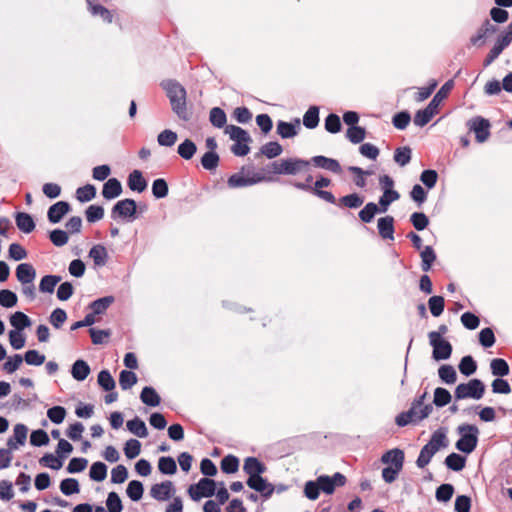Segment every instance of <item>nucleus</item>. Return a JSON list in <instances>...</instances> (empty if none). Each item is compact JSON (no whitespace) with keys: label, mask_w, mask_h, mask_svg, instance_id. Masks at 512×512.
I'll use <instances>...</instances> for the list:
<instances>
[{"label":"nucleus","mask_w":512,"mask_h":512,"mask_svg":"<svg viewBox=\"0 0 512 512\" xmlns=\"http://www.w3.org/2000/svg\"><path fill=\"white\" fill-rule=\"evenodd\" d=\"M89 257L93 260L96 267H103L108 261V252L102 244L92 246L89 251Z\"/></svg>","instance_id":"26"},{"label":"nucleus","mask_w":512,"mask_h":512,"mask_svg":"<svg viewBox=\"0 0 512 512\" xmlns=\"http://www.w3.org/2000/svg\"><path fill=\"white\" fill-rule=\"evenodd\" d=\"M438 113V110H435L429 104L421 110H418L414 115V124L418 127H423L428 124L433 116Z\"/></svg>","instance_id":"29"},{"label":"nucleus","mask_w":512,"mask_h":512,"mask_svg":"<svg viewBox=\"0 0 512 512\" xmlns=\"http://www.w3.org/2000/svg\"><path fill=\"white\" fill-rule=\"evenodd\" d=\"M71 206L66 201H59L51 205L47 212L49 222L56 224L70 211Z\"/></svg>","instance_id":"15"},{"label":"nucleus","mask_w":512,"mask_h":512,"mask_svg":"<svg viewBox=\"0 0 512 512\" xmlns=\"http://www.w3.org/2000/svg\"><path fill=\"white\" fill-rule=\"evenodd\" d=\"M400 198V194L396 190H386L383 192L382 196L379 198V211L380 213H384L387 211L389 205L398 200Z\"/></svg>","instance_id":"41"},{"label":"nucleus","mask_w":512,"mask_h":512,"mask_svg":"<svg viewBox=\"0 0 512 512\" xmlns=\"http://www.w3.org/2000/svg\"><path fill=\"white\" fill-rule=\"evenodd\" d=\"M491 373L497 377L507 376L510 372L509 365L505 359L495 358L490 362Z\"/></svg>","instance_id":"36"},{"label":"nucleus","mask_w":512,"mask_h":512,"mask_svg":"<svg viewBox=\"0 0 512 512\" xmlns=\"http://www.w3.org/2000/svg\"><path fill=\"white\" fill-rule=\"evenodd\" d=\"M127 429L139 438H145L148 436V430L145 422L139 417H135L132 420L127 421Z\"/></svg>","instance_id":"31"},{"label":"nucleus","mask_w":512,"mask_h":512,"mask_svg":"<svg viewBox=\"0 0 512 512\" xmlns=\"http://www.w3.org/2000/svg\"><path fill=\"white\" fill-rule=\"evenodd\" d=\"M412 157V150L409 146L399 147L394 152V161L401 167L406 166Z\"/></svg>","instance_id":"50"},{"label":"nucleus","mask_w":512,"mask_h":512,"mask_svg":"<svg viewBox=\"0 0 512 512\" xmlns=\"http://www.w3.org/2000/svg\"><path fill=\"white\" fill-rule=\"evenodd\" d=\"M130 190L141 193L147 188V181L139 170H133L127 180Z\"/></svg>","instance_id":"25"},{"label":"nucleus","mask_w":512,"mask_h":512,"mask_svg":"<svg viewBox=\"0 0 512 512\" xmlns=\"http://www.w3.org/2000/svg\"><path fill=\"white\" fill-rule=\"evenodd\" d=\"M346 137L353 144L361 143L366 137V130L357 125L349 127L346 132Z\"/></svg>","instance_id":"56"},{"label":"nucleus","mask_w":512,"mask_h":512,"mask_svg":"<svg viewBox=\"0 0 512 512\" xmlns=\"http://www.w3.org/2000/svg\"><path fill=\"white\" fill-rule=\"evenodd\" d=\"M454 493V487L452 484H441L437 489L435 493V498L439 502H448Z\"/></svg>","instance_id":"62"},{"label":"nucleus","mask_w":512,"mask_h":512,"mask_svg":"<svg viewBox=\"0 0 512 512\" xmlns=\"http://www.w3.org/2000/svg\"><path fill=\"white\" fill-rule=\"evenodd\" d=\"M96 196V188L92 184H86L76 190V198L79 202L91 201Z\"/></svg>","instance_id":"47"},{"label":"nucleus","mask_w":512,"mask_h":512,"mask_svg":"<svg viewBox=\"0 0 512 512\" xmlns=\"http://www.w3.org/2000/svg\"><path fill=\"white\" fill-rule=\"evenodd\" d=\"M428 306L431 314L434 317H439L444 311V298L442 296H432L428 300Z\"/></svg>","instance_id":"61"},{"label":"nucleus","mask_w":512,"mask_h":512,"mask_svg":"<svg viewBox=\"0 0 512 512\" xmlns=\"http://www.w3.org/2000/svg\"><path fill=\"white\" fill-rule=\"evenodd\" d=\"M447 445L448 442L445 432L441 431L440 429L436 430L432 434L428 443L421 448L419 456L416 460V465L419 468H424L430 463L432 457L439 451V449L445 448Z\"/></svg>","instance_id":"2"},{"label":"nucleus","mask_w":512,"mask_h":512,"mask_svg":"<svg viewBox=\"0 0 512 512\" xmlns=\"http://www.w3.org/2000/svg\"><path fill=\"white\" fill-rule=\"evenodd\" d=\"M10 324L15 328V331H22L31 325V320L25 313L17 311L11 315Z\"/></svg>","instance_id":"38"},{"label":"nucleus","mask_w":512,"mask_h":512,"mask_svg":"<svg viewBox=\"0 0 512 512\" xmlns=\"http://www.w3.org/2000/svg\"><path fill=\"white\" fill-rule=\"evenodd\" d=\"M174 491L173 483L166 480L161 483L154 484L150 489V495L157 501H167L172 497Z\"/></svg>","instance_id":"12"},{"label":"nucleus","mask_w":512,"mask_h":512,"mask_svg":"<svg viewBox=\"0 0 512 512\" xmlns=\"http://www.w3.org/2000/svg\"><path fill=\"white\" fill-rule=\"evenodd\" d=\"M453 85V80H448L446 83H444L443 86L439 89V91L434 95L432 100L429 102V105L433 107L435 110H438V106L447 97L448 93L453 88Z\"/></svg>","instance_id":"37"},{"label":"nucleus","mask_w":512,"mask_h":512,"mask_svg":"<svg viewBox=\"0 0 512 512\" xmlns=\"http://www.w3.org/2000/svg\"><path fill=\"white\" fill-rule=\"evenodd\" d=\"M282 151V146L276 141L267 142L260 149V153L268 159L276 158L282 153Z\"/></svg>","instance_id":"49"},{"label":"nucleus","mask_w":512,"mask_h":512,"mask_svg":"<svg viewBox=\"0 0 512 512\" xmlns=\"http://www.w3.org/2000/svg\"><path fill=\"white\" fill-rule=\"evenodd\" d=\"M327 132L336 134L341 131L342 124L340 117L337 114L331 113L325 118L324 123Z\"/></svg>","instance_id":"63"},{"label":"nucleus","mask_w":512,"mask_h":512,"mask_svg":"<svg viewBox=\"0 0 512 512\" xmlns=\"http://www.w3.org/2000/svg\"><path fill=\"white\" fill-rule=\"evenodd\" d=\"M113 296H105L102 298H98L94 301H92L89 304V308L92 310V312L96 315L103 314L109 306L114 302Z\"/></svg>","instance_id":"35"},{"label":"nucleus","mask_w":512,"mask_h":512,"mask_svg":"<svg viewBox=\"0 0 512 512\" xmlns=\"http://www.w3.org/2000/svg\"><path fill=\"white\" fill-rule=\"evenodd\" d=\"M209 120L211 124L216 128L226 127L227 116L225 111L220 107H213L210 110Z\"/></svg>","instance_id":"39"},{"label":"nucleus","mask_w":512,"mask_h":512,"mask_svg":"<svg viewBox=\"0 0 512 512\" xmlns=\"http://www.w3.org/2000/svg\"><path fill=\"white\" fill-rule=\"evenodd\" d=\"M141 401L151 407H156L160 404L161 398L153 387L145 386L140 394Z\"/></svg>","instance_id":"30"},{"label":"nucleus","mask_w":512,"mask_h":512,"mask_svg":"<svg viewBox=\"0 0 512 512\" xmlns=\"http://www.w3.org/2000/svg\"><path fill=\"white\" fill-rule=\"evenodd\" d=\"M440 379L446 384H454L457 380V374L452 365H442L438 369Z\"/></svg>","instance_id":"54"},{"label":"nucleus","mask_w":512,"mask_h":512,"mask_svg":"<svg viewBox=\"0 0 512 512\" xmlns=\"http://www.w3.org/2000/svg\"><path fill=\"white\" fill-rule=\"evenodd\" d=\"M266 466L256 457H247L244 460L243 471L252 478L258 475H262L266 471Z\"/></svg>","instance_id":"18"},{"label":"nucleus","mask_w":512,"mask_h":512,"mask_svg":"<svg viewBox=\"0 0 512 512\" xmlns=\"http://www.w3.org/2000/svg\"><path fill=\"white\" fill-rule=\"evenodd\" d=\"M379 207L374 202H368L358 213L360 220L363 223H370L375 215L379 213Z\"/></svg>","instance_id":"43"},{"label":"nucleus","mask_w":512,"mask_h":512,"mask_svg":"<svg viewBox=\"0 0 512 512\" xmlns=\"http://www.w3.org/2000/svg\"><path fill=\"white\" fill-rule=\"evenodd\" d=\"M162 87L166 91L173 112L182 120L187 121L189 114L186 107V90L175 80H166L162 82Z\"/></svg>","instance_id":"1"},{"label":"nucleus","mask_w":512,"mask_h":512,"mask_svg":"<svg viewBox=\"0 0 512 512\" xmlns=\"http://www.w3.org/2000/svg\"><path fill=\"white\" fill-rule=\"evenodd\" d=\"M451 398L452 397H451L450 392L447 389H445V388L437 387L434 390L433 403L437 407H444V406H446L447 404L450 403Z\"/></svg>","instance_id":"59"},{"label":"nucleus","mask_w":512,"mask_h":512,"mask_svg":"<svg viewBox=\"0 0 512 512\" xmlns=\"http://www.w3.org/2000/svg\"><path fill=\"white\" fill-rule=\"evenodd\" d=\"M157 141L160 146L171 147L177 141V133L170 129H165L158 134Z\"/></svg>","instance_id":"64"},{"label":"nucleus","mask_w":512,"mask_h":512,"mask_svg":"<svg viewBox=\"0 0 512 512\" xmlns=\"http://www.w3.org/2000/svg\"><path fill=\"white\" fill-rule=\"evenodd\" d=\"M378 233L383 239H394V218L392 216H385L378 219L377 223Z\"/></svg>","instance_id":"22"},{"label":"nucleus","mask_w":512,"mask_h":512,"mask_svg":"<svg viewBox=\"0 0 512 512\" xmlns=\"http://www.w3.org/2000/svg\"><path fill=\"white\" fill-rule=\"evenodd\" d=\"M90 372V366L82 359L76 360L71 367V375L77 381H84Z\"/></svg>","instance_id":"28"},{"label":"nucleus","mask_w":512,"mask_h":512,"mask_svg":"<svg viewBox=\"0 0 512 512\" xmlns=\"http://www.w3.org/2000/svg\"><path fill=\"white\" fill-rule=\"evenodd\" d=\"M197 151L196 144L190 140L185 139L181 144H179L177 152L180 157L185 160H190Z\"/></svg>","instance_id":"45"},{"label":"nucleus","mask_w":512,"mask_h":512,"mask_svg":"<svg viewBox=\"0 0 512 512\" xmlns=\"http://www.w3.org/2000/svg\"><path fill=\"white\" fill-rule=\"evenodd\" d=\"M216 482L213 479L204 477L198 483L190 485L188 494L194 501H199L203 497H212L215 495Z\"/></svg>","instance_id":"8"},{"label":"nucleus","mask_w":512,"mask_h":512,"mask_svg":"<svg viewBox=\"0 0 512 512\" xmlns=\"http://www.w3.org/2000/svg\"><path fill=\"white\" fill-rule=\"evenodd\" d=\"M97 382L104 391H112L115 388V380L108 370H101Z\"/></svg>","instance_id":"55"},{"label":"nucleus","mask_w":512,"mask_h":512,"mask_svg":"<svg viewBox=\"0 0 512 512\" xmlns=\"http://www.w3.org/2000/svg\"><path fill=\"white\" fill-rule=\"evenodd\" d=\"M169 188L165 179L158 178L153 181L152 194L156 199L165 198L168 195Z\"/></svg>","instance_id":"60"},{"label":"nucleus","mask_w":512,"mask_h":512,"mask_svg":"<svg viewBox=\"0 0 512 512\" xmlns=\"http://www.w3.org/2000/svg\"><path fill=\"white\" fill-rule=\"evenodd\" d=\"M458 368L463 375L470 376L476 372L477 363L472 356L467 355L460 360Z\"/></svg>","instance_id":"52"},{"label":"nucleus","mask_w":512,"mask_h":512,"mask_svg":"<svg viewBox=\"0 0 512 512\" xmlns=\"http://www.w3.org/2000/svg\"><path fill=\"white\" fill-rule=\"evenodd\" d=\"M510 44L511 42H509L508 36L499 35L494 46L491 48V50L484 59V67L491 65L499 57L503 50L507 48Z\"/></svg>","instance_id":"14"},{"label":"nucleus","mask_w":512,"mask_h":512,"mask_svg":"<svg viewBox=\"0 0 512 512\" xmlns=\"http://www.w3.org/2000/svg\"><path fill=\"white\" fill-rule=\"evenodd\" d=\"M309 161L310 164H313L317 168H321L338 175L342 173V167L336 159L317 155L313 156Z\"/></svg>","instance_id":"13"},{"label":"nucleus","mask_w":512,"mask_h":512,"mask_svg":"<svg viewBox=\"0 0 512 512\" xmlns=\"http://www.w3.org/2000/svg\"><path fill=\"white\" fill-rule=\"evenodd\" d=\"M457 432L461 437L456 442V448L466 454L472 453L478 444V427L472 424H462L457 427Z\"/></svg>","instance_id":"4"},{"label":"nucleus","mask_w":512,"mask_h":512,"mask_svg":"<svg viewBox=\"0 0 512 512\" xmlns=\"http://www.w3.org/2000/svg\"><path fill=\"white\" fill-rule=\"evenodd\" d=\"M421 269L424 272H428L431 269L433 262L436 260V254L431 246H426L421 254Z\"/></svg>","instance_id":"53"},{"label":"nucleus","mask_w":512,"mask_h":512,"mask_svg":"<svg viewBox=\"0 0 512 512\" xmlns=\"http://www.w3.org/2000/svg\"><path fill=\"white\" fill-rule=\"evenodd\" d=\"M220 157L216 151H207L201 158V165L205 170L214 171L219 165Z\"/></svg>","instance_id":"42"},{"label":"nucleus","mask_w":512,"mask_h":512,"mask_svg":"<svg viewBox=\"0 0 512 512\" xmlns=\"http://www.w3.org/2000/svg\"><path fill=\"white\" fill-rule=\"evenodd\" d=\"M238 468L239 459L234 455H227L221 460V470L226 474H233Z\"/></svg>","instance_id":"58"},{"label":"nucleus","mask_w":512,"mask_h":512,"mask_svg":"<svg viewBox=\"0 0 512 512\" xmlns=\"http://www.w3.org/2000/svg\"><path fill=\"white\" fill-rule=\"evenodd\" d=\"M498 27L490 22V20L486 19L481 27L477 30L476 34L470 38V42L473 45L483 44L485 39L492 34L496 33Z\"/></svg>","instance_id":"16"},{"label":"nucleus","mask_w":512,"mask_h":512,"mask_svg":"<svg viewBox=\"0 0 512 512\" xmlns=\"http://www.w3.org/2000/svg\"><path fill=\"white\" fill-rule=\"evenodd\" d=\"M126 493L132 501H139L144 493L143 484L138 480H132L128 483Z\"/></svg>","instance_id":"51"},{"label":"nucleus","mask_w":512,"mask_h":512,"mask_svg":"<svg viewBox=\"0 0 512 512\" xmlns=\"http://www.w3.org/2000/svg\"><path fill=\"white\" fill-rule=\"evenodd\" d=\"M158 469L162 474L172 475L177 471V465L173 457L163 456L158 461Z\"/></svg>","instance_id":"48"},{"label":"nucleus","mask_w":512,"mask_h":512,"mask_svg":"<svg viewBox=\"0 0 512 512\" xmlns=\"http://www.w3.org/2000/svg\"><path fill=\"white\" fill-rule=\"evenodd\" d=\"M418 409L419 408L411 404L410 409L406 411V413L409 414L412 423H419L423 419L427 418L431 414L433 407L431 404H427L423 406L419 412Z\"/></svg>","instance_id":"32"},{"label":"nucleus","mask_w":512,"mask_h":512,"mask_svg":"<svg viewBox=\"0 0 512 512\" xmlns=\"http://www.w3.org/2000/svg\"><path fill=\"white\" fill-rule=\"evenodd\" d=\"M137 204L135 200L130 198H125L119 200L111 209V218L113 220H126L127 222H131L137 218Z\"/></svg>","instance_id":"7"},{"label":"nucleus","mask_w":512,"mask_h":512,"mask_svg":"<svg viewBox=\"0 0 512 512\" xmlns=\"http://www.w3.org/2000/svg\"><path fill=\"white\" fill-rule=\"evenodd\" d=\"M429 344L433 347L432 356L436 361L446 360L452 354V345L447 340H438V335L428 333Z\"/></svg>","instance_id":"9"},{"label":"nucleus","mask_w":512,"mask_h":512,"mask_svg":"<svg viewBox=\"0 0 512 512\" xmlns=\"http://www.w3.org/2000/svg\"><path fill=\"white\" fill-rule=\"evenodd\" d=\"M121 182L117 178H109L103 185L102 196L106 200L115 199L122 193Z\"/></svg>","instance_id":"21"},{"label":"nucleus","mask_w":512,"mask_h":512,"mask_svg":"<svg viewBox=\"0 0 512 512\" xmlns=\"http://www.w3.org/2000/svg\"><path fill=\"white\" fill-rule=\"evenodd\" d=\"M61 279L59 275H45L40 281L39 290L43 293H53Z\"/></svg>","instance_id":"44"},{"label":"nucleus","mask_w":512,"mask_h":512,"mask_svg":"<svg viewBox=\"0 0 512 512\" xmlns=\"http://www.w3.org/2000/svg\"><path fill=\"white\" fill-rule=\"evenodd\" d=\"M15 222L20 231L23 233H31L35 229L33 217L26 212H17L15 214Z\"/></svg>","instance_id":"27"},{"label":"nucleus","mask_w":512,"mask_h":512,"mask_svg":"<svg viewBox=\"0 0 512 512\" xmlns=\"http://www.w3.org/2000/svg\"><path fill=\"white\" fill-rule=\"evenodd\" d=\"M246 484L249 488L261 493L264 499L270 498L275 491V486L269 483L261 475L248 478Z\"/></svg>","instance_id":"10"},{"label":"nucleus","mask_w":512,"mask_h":512,"mask_svg":"<svg viewBox=\"0 0 512 512\" xmlns=\"http://www.w3.org/2000/svg\"><path fill=\"white\" fill-rule=\"evenodd\" d=\"M319 124V108L311 106L303 116V125L308 129H315Z\"/></svg>","instance_id":"40"},{"label":"nucleus","mask_w":512,"mask_h":512,"mask_svg":"<svg viewBox=\"0 0 512 512\" xmlns=\"http://www.w3.org/2000/svg\"><path fill=\"white\" fill-rule=\"evenodd\" d=\"M363 202H364L363 196H361L357 193H352V194H348V195L341 197L338 200L337 204L340 207L356 209V208L360 207L363 204Z\"/></svg>","instance_id":"34"},{"label":"nucleus","mask_w":512,"mask_h":512,"mask_svg":"<svg viewBox=\"0 0 512 512\" xmlns=\"http://www.w3.org/2000/svg\"><path fill=\"white\" fill-rule=\"evenodd\" d=\"M107 476V466L101 461L94 462L89 471V477L93 481L101 482Z\"/></svg>","instance_id":"46"},{"label":"nucleus","mask_w":512,"mask_h":512,"mask_svg":"<svg viewBox=\"0 0 512 512\" xmlns=\"http://www.w3.org/2000/svg\"><path fill=\"white\" fill-rule=\"evenodd\" d=\"M262 180V177H244L241 173H235L228 178L230 188H241L252 186Z\"/></svg>","instance_id":"24"},{"label":"nucleus","mask_w":512,"mask_h":512,"mask_svg":"<svg viewBox=\"0 0 512 512\" xmlns=\"http://www.w3.org/2000/svg\"><path fill=\"white\" fill-rule=\"evenodd\" d=\"M404 460H405L404 452H403V450H401L399 448L391 449V450L385 452L381 457V461L383 463H386V464L390 463L391 466H394L396 468H403Z\"/></svg>","instance_id":"23"},{"label":"nucleus","mask_w":512,"mask_h":512,"mask_svg":"<svg viewBox=\"0 0 512 512\" xmlns=\"http://www.w3.org/2000/svg\"><path fill=\"white\" fill-rule=\"evenodd\" d=\"M293 187L299 190L311 192L315 196L319 197L320 199L330 203V204H336L337 200L332 192L322 190V189H312L311 185L304 184L303 182H293Z\"/></svg>","instance_id":"17"},{"label":"nucleus","mask_w":512,"mask_h":512,"mask_svg":"<svg viewBox=\"0 0 512 512\" xmlns=\"http://www.w3.org/2000/svg\"><path fill=\"white\" fill-rule=\"evenodd\" d=\"M137 383V375L129 370H122L119 375V385L123 390H128Z\"/></svg>","instance_id":"57"},{"label":"nucleus","mask_w":512,"mask_h":512,"mask_svg":"<svg viewBox=\"0 0 512 512\" xmlns=\"http://www.w3.org/2000/svg\"><path fill=\"white\" fill-rule=\"evenodd\" d=\"M445 465L448 469L453 470L455 472L461 471L464 469L466 464V458L457 453H450L444 461Z\"/></svg>","instance_id":"33"},{"label":"nucleus","mask_w":512,"mask_h":512,"mask_svg":"<svg viewBox=\"0 0 512 512\" xmlns=\"http://www.w3.org/2000/svg\"><path fill=\"white\" fill-rule=\"evenodd\" d=\"M485 393V384L477 378L469 380L467 383H460L455 391L454 397L456 400L472 398L479 400Z\"/></svg>","instance_id":"5"},{"label":"nucleus","mask_w":512,"mask_h":512,"mask_svg":"<svg viewBox=\"0 0 512 512\" xmlns=\"http://www.w3.org/2000/svg\"><path fill=\"white\" fill-rule=\"evenodd\" d=\"M225 133L235 142L231 147L235 156H245L249 153L248 143L252 141V138L246 130L236 125H227Z\"/></svg>","instance_id":"3"},{"label":"nucleus","mask_w":512,"mask_h":512,"mask_svg":"<svg viewBox=\"0 0 512 512\" xmlns=\"http://www.w3.org/2000/svg\"><path fill=\"white\" fill-rule=\"evenodd\" d=\"M470 130L475 132L477 142L482 143L486 141L490 135V122L480 116L474 117L469 121Z\"/></svg>","instance_id":"11"},{"label":"nucleus","mask_w":512,"mask_h":512,"mask_svg":"<svg viewBox=\"0 0 512 512\" xmlns=\"http://www.w3.org/2000/svg\"><path fill=\"white\" fill-rule=\"evenodd\" d=\"M300 129V120L296 118L294 123L279 120L277 122V134L282 138H293L298 134Z\"/></svg>","instance_id":"19"},{"label":"nucleus","mask_w":512,"mask_h":512,"mask_svg":"<svg viewBox=\"0 0 512 512\" xmlns=\"http://www.w3.org/2000/svg\"><path fill=\"white\" fill-rule=\"evenodd\" d=\"M16 277L23 285L31 284L36 277V270L30 263H21L16 268Z\"/></svg>","instance_id":"20"},{"label":"nucleus","mask_w":512,"mask_h":512,"mask_svg":"<svg viewBox=\"0 0 512 512\" xmlns=\"http://www.w3.org/2000/svg\"><path fill=\"white\" fill-rule=\"evenodd\" d=\"M310 165L309 160L287 158L272 163L273 172L279 175H296Z\"/></svg>","instance_id":"6"}]
</instances>
